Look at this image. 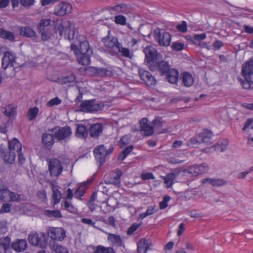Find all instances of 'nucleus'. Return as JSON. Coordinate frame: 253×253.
<instances>
[{
  "instance_id": "nucleus-48",
  "label": "nucleus",
  "mask_w": 253,
  "mask_h": 253,
  "mask_svg": "<svg viewBox=\"0 0 253 253\" xmlns=\"http://www.w3.org/2000/svg\"><path fill=\"white\" fill-rule=\"evenodd\" d=\"M114 22L122 26L126 25V19L123 15L119 14L114 17Z\"/></svg>"
},
{
  "instance_id": "nucleus-49",
  "label": "nucleus",
  "mask_w": 253,
  "mask_h": 253,
  "mask_svg": "<svg viewBox=\"0 0 253 253\" xmlns=\"http://www.w3.org/2000/svg\"><path fill=\"white\" fill-rule=\"evenodd\" d=\"M86 192V187L79 186L74 192V196L77 199L81 200V198Z\"/></svg>"
},
{
  "instance_id": "nucleus-7",
  "label": "nucleus",
  "mask_w": 253,
  "mask_h": 253,
  "mask_svg": "<svg viewBox=\"0 0 253 253\" xmlns=\"http://www.w3.org/2000/svg\"><path fill=\"white\" fill-rule=\"evenodd\" d=\"M30 244L35 246H39L41 248L46 247V236L44 233L39 234L37 232L30 233L28 236Z\"/></svg>"
},
{
  "instance_id": "nucleus-19",
  "label": "nucleus",
  "mask_w": 253,
  "mask_h": 253,
  "mask_svg": "<svg viewBox=\"0 0 253 253\" xmlns=\"http://www.w3.org/2000/svg\"><path fill=\"white\" fill-rule=\"evenodd\" d=\"M199 136V140L201 143H206L208 144H211V138L213 136L212 132L211 130L205 129L202 132L198 134Z\"/></svg>"
},
{
  "instance_id": "nucleus-4",
  "label": "nucleus",
  "mask_w": 253,
  "mask_h": 253,
  "mask_svg": "<svg viewBox=\"0 0 253 253\" xmlns=\"http://www.w3.org/2000/svg\"><path fill=\"white\" fill-rule=\"evenodd\" d=\"M153 35L156 41L161 46H168L171 41L170 35L164 30L157 28L153 32Z\"/></svg>"
},
{
  "instance_id": "nucleus-5",
  "label": "nucleus",
  "mask_w": 253,
  "mask_h": 253,
  "mask_svg": "<svg viewBox=\"0 0 253 253\" xmlns=\"http://www.w3.org/2000/svg\"><path fill=\"white\" fill-rule=\"evenodd\" d=\"M143 51L145 55V60L149 64V69H155L154 64L157 62L159 56L157 50L153 46H149L144 48Z\"/></svg>"
},
{
  "instance_id": "nucleus-25",
  "label": "nucleus",
  "mask_w": 253,
  "mask_h": 253,
  "mask_svg": "<svg viewBox=\"0 0 253 253\" xmlns=\"http://www.w3.org/2000/svg\"><path fill=\"white\" fill-rule=\"evenodd\" d=\"M11 247L17 252H21L27 248V242L25 240H18L12 244Z\"/></svg>"
},
{
  "instance_id": "nucleus-18",
  "label": "nucleus",
  "mask_w": 253,
  "mask_h": 253,
  "mask_svg": "<svg viewBox=\"0 0 253 253\" xmlns=\"http://www.w3.org/2000/svg\"><path fill=\"white\" fill-rule=\"evenodd\" d=\"M108 234L107 240L112 246L117 247H125L124 243L121 236L112 233H108Z\"/></svg>"
},
{
  "instance_id": "nucleus-15",
  "label": "nucleus",
  "mask_w": 253,
  "mask_h": 253,
  "mask_svg": "<svg viewBox=\"0 0 253 253\" xmlns=\"http://www.w3.org/2000/svg\"><path fill=\"white\" fill-rule=\"evenodd\" d=\"M72 6L71 4L62 2L55 6L54 13L58 16H64L71 12Z\"/></svg>"
},
{
  "instance_id": "nucleus-10",
  "label": "nucleus",
  "mask_w": 253,
  "mask_h": 253,
  "mask_svg": "<svg viewBox=\"0 0 253 253\" xmlns=\"http://www.w3.org/2000/svg\"><path fill=\"white\" fill-rule=\"evenodd\" d=\"M48 236L54 240L62 241L66 237V231L61 227H49L47 230Z\"/></svg>"
},
{
  "instance_id": "nucleus-57",
  "label": "nucleus",
  "mask_w": 253,
  "mask_h": 253,
  "mask_svg": "<svg viewBox=\"0 0 253 253\" xmlns=\"http://www.w3.org/2000/svg\"><path fill=\"white\" fill-rule=\"evenodd\" d=\"M206 38V34L202 33L201 34H195L193 37L192 42L193 43L197 44L198 42L204 40Z\"/></svg>"
},
{
  "instance_id": "nucleus-1",
  "label": "nucleus",
  "mask_w": 253,
  "mask_h": 253,
  "mask_svg": "<svg viewBox=\"0 0 253 253\" xmlns=\"http://www.w3.org/2000/svg\"><path fill=\"white\" fill-rule=\"evenodd\" d=\"M242 75L245 81L240 82L245 89H252V80H253V58H251L242 65Z\"/></svg>"
},
{
  "instance_id": "nucleus-55",
  "label": "nucleus",
  "mask_w": 253,
  "mask_h": 253,
  "mask_svg": "<svg viewBox=\"0 0 253 253\" xmlns=\"http://www.w3.org/2000/svg\"><path fill=\"white\" fill-rule=\"evenodd\" d=\"M52 253H69L67 248L61 245H55Z\"/></svg>"
},
{
  "instance_id": "nucleus-24",
  "label": "nucleus",
  "mask_w": 253,
  "mask_h": 253,
  "mask_svg": "<svg viewBox=\"0 0 253 253\" xmlns=\"http://www.w3.org/2000/svg\"><path fill=\"white\" fill-rule=\"evenodd\" d=\"M165 75L167 81L171 84H175L178 81L179 73L175 69H170Z\"/></svg>"
},
{
  "instance_id": "nucleus-60",
  "label": "nucleus",
  "mask_w": 253,
  "mask_h": 253,
  "mask_svg": "<svg viewBox=\"0 0 253 253\" xmlns=\"http://www.w3.org/2000/svg\"><path fill=\"white\" fill-rule=\"evenodd\" d=\"M253 172V166L250 168L248 169L239 173L237 175L238 179L244 178L249 173Z\"/></svg>"
},
{
  "instance_id": "nucleus-52",
  "label": "nucleus",
  "mask_w": 253,
  "mask_h": 253,
  "mask_svg": "<svg viewBox=\"0 0 253 253\" xmlns=\"http://www.w3.org/2000/svg\"><path fill=\"white\" fill-rule=\"evenodd\" d=\"M199 140V136L197 135L196 137H192L187 142V146L190 147H195L201 144Z\"/></svg>"
},
{
  "instance_id": "nucleus-21",
  "label": "nucleus",
  "mask_w": 253,
  "mask_h": 253,
  "mask_svg": "<svg viewBox=\"0 0 253 253\" xmlns=\"http://www.w3.org/2000/svg\"><path fill=\"white\" fill-rule=\"evenodd\" d=\"M103 125L101 123H96L90 126L88 132L91 137L96 138L100 134L103 130Z\"/></svg>"
},
{
  "instance_id": "nucleus-61",
  "label": "nucleus",
  "mask_w": 253,
  "mask_h": 253,
  "mask_svg": "<svg viewBox=\"0 0 253 253\" xmlns=\"http://www.w3.org/2000/svg\"><path fill=\"white\" fill-rule=\"evenodd\" d=\"M177 29L182 33H185L187 31V26L186 21H183L181 24L176 26Z\"/></svg>"
},
{
  "instance_id": "nucleus-13",
  "label": "nucleus",
  "mask_w": 253,
  "mask_h": 253,
  "mask_svg": "<svg viewBox=\"0 0 253 253\" xmlns=\"http://www.w3.org/2000/svg\"><path fill=\"white\" fill-rule=\"evenodd\" d=\"M107 10L111 14H128L131 13V7L130 5L125 3H120L114 6H109Z\"/></svg>"
},
{
  "instance_id": "nucleus-64",
  "label": "nucleus",
  "mask_w": 253,
  "mask_h": 253,
  "mask_svg": "<svg viewBox=\"0 0 253 253\" xmlns=\"http://www.w3.org/2000/svg\"><path fill=\"white\" fill-rule=\"evenodd\" d=\"M20 2L24 7H30L35 3L34 0H20Z\"/></svg>"
},
{
  "instance_id": "nucleus-37",
  "label": "nucleus",
  "mask_w": 253,
  "mask_h": 253,
  "mask_svg": "<svg viewBox=\"0 0 253 253\" xmlns=\"http://www.w3.org/2000/svg\"><path fill=\"white\" fill-rule=\"evenodd\" d=\"M61 207L63 210L68 211L70 212L74 213L77 211L76 208L71 203V201L65 200L61 203Z\"/></svg>"
},
{
  "instance_id": "nucleus-6",
  "label": "nucleus",
  "mask_w": 253,
  "mask_h": 253,
  "mask_svg": "<svg viewBox=\"0 0 253 253\" xmlns=\"http://www.w3.org/2000/svg\"><path fill=\"white\" fill-rule=\"evenodd\" d=\"M103 105L96 102L95 99L84 100L80 105V111L84 112H93L101 110Z\"/></svg>"
},
{
  "instance_id": "nucleus-20",
  "label": "nucleus",
  "mask_w": 253,
  "mask_h": 253,
  "mask_svg": "<svg viewBox=\"0 0 253 253\" xmlns=\"http://www.w3.org/2000/svg\"><path fill=\"white\" fill-rule=\"evenodd\" d=\"M54 134L43 133L42 136V142L45 149L50 150L54 143Z\"/></svg>"
},
{
  "instance_id": "nucleus-45",
  "label": "nucleus",
  "mask_w": 253,
  "mask_h": 253,
  "mask_svg": "<svg viewBox=\"0 0 253 253\" xmlns=\"http://www.w3.org/2000/svg\"><path fill=\"white\" fill-rule=\"evenodd\" d=\"M93 70L97 71L96 76L97 77L111 76L112 75L111 71L104 68H97V69H93Z\"/></svg>"
},
{
  "instance_id": "nucleus-63",
  "label": "nucleus",
  "mask_w": 253,
  "mask_h": 253,
  "mask_svg": "<svg viewBox=\"0 0 253 253\" xmlns=\"http://www.w3.org/2000/svg\"><path fill=\"white\" fill-rule=\"evenodd\" d=\"M253 122V118H249L245 123V124L243 127V130L246 131V129L249 128L251 126V128L253 129V125H252V123Z\"/></svg>"
},
{
  "instance_id": "nucleus-46",
  "label": "nucleus",
  "mask_w": 253,
  "mask_h": 253,
  "mask_svg": "<svg viewBox=\"0 0 253 253\" xmlns=\"http://www.w3.org/2000/svg\"><path fill=\"white\" fill-rule=\"evenodd\" d=\"M45 215L50 218H60L62 217V214L60 211L58 210H46L45 211Z\"/></svg>"
},
{
  "instance_id": "nucleus-14",
  "label": "nucleus",
  "mask_w": 253,
  "mask_h": 253,
  "mask_svg": "<svg viewBox=\"0 0 253 253\" xmlns=\"http://www.w3.org/2000/svg\"><path fill=\"white\" fill-rule=\"evenodd\" d=\"M138 73L141 80L143 81L148 86H151L156 84V79L149 71L140 68Z\"/></svg>"
},
{
  "instance_id": "nucleus-28",
  "label": "nucleus",
  "mask_w": 253,
  "mask_h": 253,
  "mask_svg": "<svg viewBox=\"0 0 253 253\" xmlns=\"http://www.w3.org/2000/svg\"><path fill=\"white\" fill-rule=\"evenodd\" d=\"M65 22L62 20H57L54 24V29L56 33H59L62 36L67 31L68 28L65 26Z\"/></svg>"
},
{
  "instance_id": "nucleus-34",
  "label": "nucleus",
  "mask_w": 253,
  "mask_h": 253,
  "mask_svg": "<svg viewBox=\"0 0 253 253\" xmlns=\"http://www.w3.org/2000/svg\"><path fill=\"white\" fill-rule=\"evenodd\" d=\"M20 35L26 37H34L36 34L35 32L30 27H22L20 30Z\"/></svg>"
},
{
  "instance_id": "nucleus-33",
  "label": "nucleus",
  "mask_w": 253,
  "mask_h": 253,
  "mask_svg": "<svg viewBox=\"0 0 253 253\" xmlns=\"http://www.w3.org/2000/svg\"><path fill=\"white\" fill-rule=\"evenodd\" d=\"M229 144V141L227 139H223L218 141L214 146V150L217 152H222L224 151Z\"/></svg>"
},
{
  "instance_id": "nucleus-32",
  "label": "nucleus",
  "mask_w": 253,
  "mask_h": 253,
  "mask_svg": "<svg viewBox=\"0 0 253 253\" xmlns=\"http://www.w3.org/2000/svg\"><path fill=\"white\" fill-rule=\"evenodd\" d=\"M10 239L8 237H5L0 240V253H5L9 248Z\"/></svg>"
},
{
  "instance_id": "nucleus-56",
  "label": "nucleus",
  "mask_w": 253,
  "mask_h": 253,
  "mask_svg": "<svg viewBox=\"0 0 253 253\" xmlns=\"http://www.w3.org/2000/svg\"><path fill=\"white\" fill-rule=\"evenodd\" d=\"M141 225V223H134L127 229V234L132 235Z\"/></svg>"
},
{
  "instance_id": "nucleus-36",
  "label": "nucleus",
  "mask_w": 253,
  "mask_h": 253,
  "mask_svg": "<svg viewBox=\"0 0 253 253\" xmlns=\"http://www.w3.org/2000/svg\"><path fill=\"white\" fill-rule=\"evenodd\" d=\"M38 32L41 35V39L42 41H47L50 39L52 35V28H46L45 29H38Z\"/></svg>"
},
{
  "instance_id": "nucleus-62",
  "label": "nucleus",
  "mask_w": 253,
  "mask_h": 253,
  "mask_svg": "<svg viewBox=\"0 0 253 253\" xmlns=\"http://www.w3.org/2000/svg\"><path fill=\"white\" fill-rule=\"evenodd\" d=\"M141 178L143 180L155 179V177L152 172L142 173Z\"/></svg>"
},
{
  "instance_id": "nucleus-58",
  "label": "nucleus",
  "mask_w": 253,
  "mask_h": 253,
  "mask_svg": "<svg viewBox=\"0 0 253 253\" xmlns=\"http://www.w3.org/2000/svg\"><path fill=\"white\" fill-rule=\"evenodd\" d=\"M21 195L11 191L9 202H19L21 200Z\"/></svg>"
},
{
  "instance_id": "nucleus-41",
  "label": "nucleus",
  "mask_w": 253,
  "mask_h": 253,
  "mask_svg": "<svg viewBox=\"0 0 253 253\" xmlns=\"http://www.w3.org/2000/svg\"><path fill=\"white\" fill-rule=\"evenodd\" d=\"M39 111V110L37 107L29 108L27 111V117L28 120L32 121L34 120L37 117Z\"/></svg>"
},
{
  "instance_id": "nucleus-54",
  "label": "nucleus",
  "mask_w": 253,
  "mask_h": 253,
  "mask_svg": "<svg viewBox=\"0 0 253 253\" xmlns=\"http://www.w3.org/2000/svg\"><path fill=\"white\" fill-rule=\"evenodd\" d=\"M119 52L121 53V55L125 57L131 58V55L129 49L126 47H122L121 46V44H119Z\"/></svg>"
},
{
  "instance_id": "nucleus-39",
  "label": "nucleus",
  "mask_w": 253,
  "mask_h": 253,
  "mask_svg": "<svg viewBox=\"0 0 253 253\" xmlns=\"http://www.w3.org/2000/svg\"><path fill=\"white\" fill-rule=\"evenodd\" d=\"M133 149V146L132 145L125 148V149L119 154L118 156V160L119 161L124 160L126 156L130 154Z\"/></svg>"
},
{
  "instance_id": "nucleus-27",
  "label": "nucleus",
  "mask_w": 253,
  "mask_h": 253,
  "mask_svg": "<svg viewBox=\"0 0 253 253\" xmlns=\"http://www.w3.org/2000/svg\"><path fill=\"white\" fill-rule=\"evenodd\" d=\"M8 148L10 151L18 152L21 151L22 145L18 139L14 138L8 142Z\"/></svg>"
},
{
  "instance_id": "nucleus-12",
  "label": "nucleus",
  "mask_w": 253,
  "mask_h": 253,
  "mask_svg": "<svg viewBox=\"0 0 253 253\" xmlns=\"http://www.w3.org/2000/svg\"><path fill=\"white\" fill-rule=\"evenodd\" d=\"M104 45L109 49V51L113 54H117L119 52L120 43L118 42L117 39L114 37H106L102 40Z\"/></svg>"
},
{
  "instance_id": "nucleus-29",
  "label": "nucleus",
  "mask_w": 253,
  "mask_h": 253,
  "mask_svg": "<svg viewBox=\"0 0 253 253\" xmlns=\"http://www.w3.org/2000/svg\"><path fill=\"white\" fill-rule=\"evenodd\" d=\"M150 242L145 239H141L137 244L138 253H146L149 249Z\"/></svg>"
},
{
  "instance_id": "nucleus-53",
  "label": "nucleus",
  "mask_w": 253,
  "mask_h": 253,
  "mask_svg": "<svg viewBox=\"0 0 253 253\" xmlns=\"http://www.w3.org/2000/svg\"><path fill=\"white\" fill-rule=\"evenodd\" d=\"M76 80L74 75L70 74L67 77H64L60 80V82L62 84L73 83Z\"/></svg>"
},
{
  "instance_id": "nucleus-3",
  "label": "nucleus",
  "mask_w": 253,
  "mask_h": 253,
  "mask_svg": "<svg viewBox=\"0 0 253 253\" xmlns=\"http://www.w3.org/2000/svg\"><path fill=\"white\" fill-rule=\"evenodd\" d=\"M114 148L110 147L106 149L104 145H100L95 147L93 151L94 157L100 166H102L109 158L110 154L113 153Z\"/></svg>"
},
{
  "instance_id": "nucleus-2",
  "label": "nucleus",
  "mask_w": 253,
  "mask_h": 253,
  "mask_svg": "<svg viewBox=\"0 0 253 253\" xmlns=\"http://www.w3.org/2000/svg\"><path fill=\"white\" fill-rule=\"evenodd\" d=\"M48 131L53 134L54 138L59 141H66L70 139L72 134L71 127L68 126L63 127L57 126L49 129Z\"/></svg>"
},
{
  "instance_id": "nucleus-47",
  "label": "nucleus",
  "mask_w": 253,
  "mask_h": 253,
  "mask_svg": "<svg viewBox=\"0 0 253 253\" xmlns=\"http://www.w3.org/2000/svg\"><path fill=\"white\" fill-rule=\"evenodd\" d=\"M122 175V172L120 170H118L116 172V176L113 178H111L109 180H105V184H113L116 185L120 183V178Z\"/></svg>"
},
{
  "instance_id": "nucleus-44",
  "label": "nucleus",
  "mask_w": 253,
  "mask_h": 253,
  "mask_svg": "<svg viewBox=\"0 0 253 253\" xmlns=\"http://www.w3.org/2000/svg\"><path fill=\"white\" fill-rule=\"evenodd\" d=\"M11 191L6 188L5 189H1L0 188V200L5 201L9 202L10 195Z\"/></svg>"
},
{
  "instance_id": "nucleus-31",
  "label": "nucleus",
  "mask_w": 253,
  "mask_h": 253,
  "mask_svg": "<svg viewBox=\"0 0 253 253\" xmlns=\"http://www.w3.org/2000/svg\"><path fill=\"white\" fill-rule=\"evenodd\" d=\"M76 134L79 138H86L88 135L87 128L83 125H78L76 129Z\"/></svg>"
},
{
  "instance_id": "nucleus-22",
  "label": "nucleus",
  "mask_w": 253,
  "mask_h": 253,
  "mask_svg": "<svg viewBox=\"0 0 253 253\" xmlns=\"http://www.w3.org/2000/svg\"><path fill=\"white\" fill-rule=\"evenodd\" d=\"M92 53L80 52L76 57L79 64L88 65L90 63V55Z\"/></svg>"
},
{
  "instance_id": "nucleus-42",
  "label": "nucleus",
  "mask_w": 253,
  "mask_h": 253,
  "mask_svg": "<svg viewBox=\"0 0 253 253\" xmlns=\"http://www.w3.org/2000/svg\"><path fill=\"white\" fill-rule=\"evenodd\" d=\"M80 51L81 52L92 53V50L90 47L89 42L86 40L80 42Z\"/></svg>"
},
{
  "instance_id": "nucleus-43",
  "label": "nucleus",
  "mask_w": 253,
  "mask_h": 253,
  "mask_svg": "<svg viewBox=\"0 0 253 253\" xmlns=\"http://www.w3.org/2000/svg\"><path fill=\"white\" fill-rule=\"evenodd\" d=\"M50 23L51 20L50 19H42L40 20L39 24L37 26V29L43 30V29L52 28Z\"/></svg>"
},
{
  "instance_id": "nucleus-30",
  "label": "nucleus",
  "mask_w": 253,
  "mask_h": 253,
  "mask_svg": "<svg viewBox=\"0 0 253 253\" xmlns=\"http://www.w3.org/2000/svg\"><path fill=\"white\" fill-rule=\"evenodd\" d=\"M181 80L182 83L186 87L191 86L194 82L193 78L191 74L186 72L182 74Z\"/></svg>"
},
{
  "instance_id": "nucleus-38",
  "label": "nucleus",
  "mask_w": 253,
  "mask_h": 253,
  "mask_svg": "<svg viewBox=\"0 0 253 253\" xmlns=\"http://www.w3.org/2000/svg\"><path fill=\"white\" fill-rule=\"evenodd\" d=\"M3 159L6 163L12 164L15 162V154L13 151H9L4 153Z\"/></svg>"
},
{
  "instance_id": "nucleus-51",
  "label": "nucleus",
  "mask_w": 253,
  "mask_h": 253,
  "mask_svg": "<svg viewBox=\"0 0 253 253\" xmlns=\"http://www.w3.org/2000/svg\"><path fill=\"white\" fill-rule=\"evenodd\" d=\"M131 135L130 134L125 135L123 136L119 141V144L120 145V147L123 148L125 147L126 145L128 144L131 140Z\"/></svg>"
},
{
  "instance_id": "nucleus-9",
  "label": "nucleus",
  "mask_w": 253,
  "mask_h": 253,
  "mask_svg": "<svg viewBox=\"0 0 253 253\" xmlns=\"http://www.w3.org/2000/svg\"><path fill=\"white\" fill-rule=\"evenodd\" d=\"M209 170V166L206 163L200 165H194L184 170L185 173H188L192 176H197L207 172Z\"/></svg>"
},
{
  "instance_id": "nucleus-16",
  "label": "nucleus",
  "mask_w": 253,
  "mask_h": 253,
  "mask_svg": "<svg viewBox=\"0 0 253 253\" xmlns=\"http://www.w3.org/2000/svg\"><path fill=\"white\" fill-rule=\"evenodd\" d=\"M140 125L141 131L143 132L145 136H150L153 134L154 128L147 118H143L140 121Z\"/></svg>"
},
{
  "instance_id": "nucleus-35",
  "label": "nucleus",
  "mask_w": 253,
  "mask_h": 253,
  "mask_svg": "<svg viewBox=\"0 0 253 253\" xmlns=\"http://www.w3.org/2000/svg\"><path fill=\"white\" fill-rule=\"evenodd\" d=\"M176 175L174 173H169L164 177L165 184L167 185L168 188H170L172 185L175 182Z\"/></svg>"
},
{
  "instance_id": "nucleus-59",
  "label": "nucleus",
  "mask_w": 253,
  "mask_h": 253,
  "mask_svg": "<svg viewBox=\"0 0 253 253\" xmlns=\"http://www.w3.org/2000/svg\"><path fill=\"white\" fill-rule=\"evenodd\" d=\"M61 100L57 97L51 99L47 103V106L48 107H52L54 105H57L61 103Z\"/></svg>"
},
{
  "instance_id": "nucleus-17",
  "label": "nucleus",
  "mask_w": 253,
  "mask_h": 253,
  "mask_svg": "<svg viewBox=\"0 0 253 253\" xmlns=\"http://www.w3.org/2000/svg\"><path fill=\"white\" fill-rule=\"evenodd\" d=\"M155 69L150 70L152 71H158L161 75H165L171 68L168 62L165 61H159L154 64Z\"/></svg>"
},
{
  "instance_id": "nucleus-23",
  "label": "nucleus",
  "mask_w": 253,
  "mask_h": 253,
  "mask_svg": "<svg viewBox=\"0 0 253 253\" xmlns=\"http://www.w3.org/2000/svg\"><path fill=\"white\" fill-rule=\"evenodd\" d=\"M49 185L52 191L53 205H55L58 204L62 199V194L53 182H50Z\"/></svg>"
},
{
  "instance_id": "nucleus-26",
  "label": "nucleus",
  "mask_w": 253,
  "mask_h": 253,
  "mask_svg": "<svg viewBox=\"0 0 253 253\" xmlns=\"http://www.w3.org/2000/svg\"><path fill=\"white\" fill-rule=\"evenodd\" d=\"M204 183H208L213 186H221L227 184V182L223 179H214L211 178H205L203 180Z\"/></svg>"
},
{
  "instance_id": "nucleus-50",
  "label": "nucleus",
  "mask_w": 253,
  "mask_h": 253,
  "mask_svg": "<svg viewBox=\"0 0 253 253\" xmlns=\"http://www.w3.org/2000/svg\"><path fill=\"white\" fill-rule=\"evenodd\" d=\"M4 114L9 117L14 116L16 115V108L13 107L12 105H8L5 109Z\"/></svg>"
},
{
  "instance_id": "nucleus-40",
  "label": "nucleus",
  "mask_w": 253,
  "mask_h": 253,
  "mask_svg": "<svg viewBox=\"0 0 253 253\" xmlns=\"http://www.w3.org/2000/svg\"><path fill=\"white\" fill-rule=\"evenodd\" d=\"M0 37L12 41L14 40L15 37L13 33L11 32L0 29Z\"/></svg>"
},
{
  "instance_id": "nucleus-8",
  "label": "nucleus",
  "mask_w": 253,
  "mask_h": 253,
  "mask_svg": "<svg viewBox=\"0 0 253 253\" xmlns=\"http://www.w3.org/2000/svg\"><path fill=\"white\" fill-rule=\"evenodd\" d=\"M49 171L52 176H59L63 171L61 162L57 159L52 158L48 161Z\"/></svg>"
},
{
  "instance_id": "nucleus-11",
  "label": "nucleus",
  "mask_w": 253,
  "mask_h": 253,
  "mask_svg": "<svg viewBox=\"0 0 253 253\" xmlns=\"http://www.w3.org/2000/svg\"><path fill=\"white\" fill-rule=\"evenodd\" d=\"M16 55L14 53L9 51L5 52L2 59V68L4 70L8 68H12V70H13V66L16 62Z\"/></svg>"
}]
</instances>
